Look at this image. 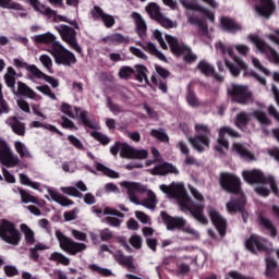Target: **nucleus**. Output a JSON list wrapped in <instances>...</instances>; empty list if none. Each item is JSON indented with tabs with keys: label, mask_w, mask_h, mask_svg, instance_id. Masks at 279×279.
Listing matches in <instances>:
<instances>
[{
	"label": "nucleus",
	"mask_w": 279,
	"mask_h": 279,
	"mask_svg": "<svg viewBox=\"0 0 279 279\" xmlns=\"http://www.w3.org/2000/svg\"><path fill=\"white\" fill-rule=\"evenodd\" d=\"M175 196L180 209L182 213H190L198 223H203L206 226L208 223V218L204 216V204H196L192 197L186 194V190H184V184L177 183L175 184Z\"/></svg>",
	"instance_id": "nucleus-1"
},
{
	"label": "nucleus",
	"mask_w": 279,
	"mask_h": 279,
	"mask_svg": "<svg viewBox=\"0 0 279 279\" xmlns=\"http://www.w3.org/2000/svg\"><path fill=\"white\" fill-rule=\"evenodd\" d=\"M242 175L248 184H258L255 187V193L257 195H262V197H267L269 195V190L265 187L267 184H269L275 195H279L278 184H276V179H274V177H265L260 170H244Z\"/></svg>",
	"instance_id": "nucleus-2"
},
{
	"label": "nucleus",
	"mask_w": 279,
	"mask_h": 279,
	"mask_svg": "<svg viewBox=\"0 0 279 279\" xmlns=\"http://www.w3.org/2000/svg\"><path fill=\"white\" fill-rule=\"evenodd\" d=\"M194 128H195L196 136L194 138L190 137L189 141L192 147L196 149V151H199V153L206 151V149L210 147V130L206 124H202V123L195 124Z\"/></svg>",
	"instance_id": "nucleus-3"
},
{
	"label": "nucleus",
	"mask_w": 279,
	"mask_h": 279,
	"mask_svg": "<svg viewBox=\"0 0 279 279\" xmlns=\"http://www.w3.org/2000/svg\"><path fill=\"white\" fill-rule=\"evenodd\" d=\"M0 239L9 245H19L21 243V231L16 228L14 222L2 219L0 221Z\"/></svg>",
	"instance_id": "nucleus-4"
},
{
	"label": "nucleus",
	"mask_w": 279,
	"mask_h": 279,
	"mask_svg": "<svg viewBox=\"0 0 279 279\" xmlns=\"http://www.w3.org/2000/svg\"><path fill=\"white\" fill-rule=\"evenodd\" d=\"M54 234L59 242V247L66 254H70V256H76V254L84 252L87 247L86 244L73 241V239L66 236L60 230H57Z\"/></svg>",
	"instance_id": "nucleus-5"
},
{
	"label": "nucleus",
	"mask_w": 279,
	"mask_h": 279,
	"mask_svg": "<svg viewBox=\"0 0 279 279\" xmlns=\"http://www.w3.org/2000/svg\"><path fill=\"white\" fill-rule=\"evenodd\" d=\"M51 56H53L57 64H63V66H71V64L77 62L75 54L64 48L60 43H53L51 47Z\"/></svg>",
	"instance_id": "nucleus-6"
},
{
	"label": "nucleus",
	"mask_w": 279,
	"mask_h": 279,
	"mask_svg": "<svg viewBox=\"0 0 279 279\" xmlns=\"http://www.w3.org/2000/svg\"><path fill=\"white\" fill-rule=\"evenodd\" d=\"M228 93L235 104L245 106L246 104H252V101H254V94H252V90H250L247 86L232 84L228 88Z\"/></svg>",
	"instance_id": "nucleus-7"
},
{
	"label": "nucleus",
	"mask_w": 279,
	"mask_h": 279,
	"mask_svg": "<svg viewBox=\"0 0 279 279\" xmlns=\"http://www.w3.org/2000/svg\"><path fill=\"white\" fill-rule=\"evenodd\" d=\"M248 39L251 43L255 44V47L260 51V53H265L269 62L279 66V53L271 46H269L265 40L258 38L257 36L250 35Z\"/></svg>",
	"instance_id": "nucleus-8"
},
{
	"label": "nucleus",
	"mask_w": 279,
	"mask_h": 279,
	"mask_svg": "<svg viewBox=\"0 0 279 279\" xmlns=\"http://www.w3.org/2000/svg\"><path fill=\"white\" fill-rule=\"evenodd\" d=\"M57 32H59L62 40L68 43L76 53H82V47L77 44V32H75V28L62 24L57 27Z\"/></svg>",
	"instance_id": "nucleus-9"
},
{
	"label": "nucleus",
	"mask_w": 279,
	"mask_h": 279,
	"mask_svg": "<svg viewBox=\"0 0 279 279\" xmlns=\"http://www.w3.org/2000/svg\"><path fill=\"white\" fill-rule=\"evenodd\" d=\"M0 162L4 167H19L21 165V159L19 156L12 154V149L8 145V142L0 140Z\"/></svg>",
	"instance_id": "nucleus-10"
},
{
	"label": "nucleus",
	"mask_w": 279,
	"mask_h": 279,
	"mask_svg": "<svg viewBox=\"0 0 279 279\" xmlns=\"http://www.w3.org/2000/svg\"><path fill=\"white\" fill-rule=\"evenodd\" d=\"M220 185L228 193H241V180L234 174L222 173L220 177Z\"/></svg>",
	"instance_id": "nucleus-11"
},
{
	"label": "nucleus",
	"mask_w": 279,
	"mask_h": 279,
	"mask_svg": "<svg viewBox=\"0 0 279 279\" xmlns=\"http://www.w3.org/2000/svg\"><path fill=\"white\" fill-rule=\"evenodd\" d=\"M121 158H128L129 160H145L147 156H149V153L145 149H136L128 143H123L121 153Z\"/></svg>",
	"instance_id": "nucleus-12"
},
{
	"label": "nucleus",
	"mask_w": 279,
	"mask_h": 279,
	"mask_svg": "<svg viewBox=\"0 0 279 279\" xmlns=\"http://www.w3.org/2000/svg\"><path fill=\"white\" fill-rule=\"evenodd\" d=\"M121 186L126 189L129 199L133 204H138V197L136 196V193H147V185H144L142 183L123 181L121 183Z\"/></svg>",
	"instance_id": "nucleus-13"
},
{
	"label": "nucleus",
	"mask_w": 279,
	"mask_h": 279,
	"mask_svg": "<svg viewBox=\"0 0 279 279\" xmlns=\"http://www.w3.org/2000/svg\"><path fill=\"white\" fill-rule=\"evenodd\" d=\"M226 134H228V136H232L233 138H238L239 136L236 131L228 126L220 128L218 138V145L220 146L215 147V150L218 151V154H226V150H228V147H230V143H228V140H226Z\"/></svg>",
	"instance_id": "nucleus-14"
},
{
	"label": "nucleus",
	"mask_w": 279,
	"mask_h": 279,
	"mask_svg": "<svg viewBox=\"0 0 279 279\" xmlns=\"http://www.w3.org/2000/svg\"><path fill=\"white\" fill-rule=\"evenodd\" d=\"M245 247L253 254H258V252H267V240L258 235H251L245 242Z\"/></svg>",
	"instance_id": "nucleus-15"
},
{
	"label": "nucleus",
	"mask_w": 279,
	"mask_h": 279,
	"mask_svg": "<svg viewBox=\"0 0 279 279\" xmlns=\"http://www.w3.org/2000/svg\"><path fill=\"white\" fill-rule=\"evenodd\" d=\"M92 16L95 21L101 20L105 27H107L108 29L114 27V23H117L114 16L104 12V9H101L99 5L94 7V10L92 11Z\"/></svg>",
	"instance_id": "nucleus-16"
},
{
	"label": "nucleus",
	"mask_w": 279,
	"mask_h": 279,
	"mask_svg": "<svg viewBox=\"0 0 279 279\" xmlns=\"http://www.w3.org/2000/svg\"><path fill=\"white\" fill-rule=\"evenodd\" d=\"M175 56L177 58H182V60H184V62H186L187 64H191L192 62H195V60H197V54L193 53V51L190 50L189 47L179 44L178 41L175 44Z\"/></svg>",
	"instance_id": "nucleus-17"
},
{
	"label": "nucleus",
	"mask_w": 279,
	"mask_h": 279,
	"mask_svg": "<svg viewBox=\"0 0 279 279\" xmlns=\"http://www.w3.org/2000/svg\"><path fill=\"white\" fill-rule=\"evenodd\" d=\"M207 210L214 226H216L218 232L223 236L227 226L226 218H222L221 214L216 211L213 207H208Z\"/></svg>",
	"instance_id": "nucleus-18"
},
{
	"label": "nucleus",
	"mask_w": 279,
	"mask_h": 279,
	"mask_svg": "<svg viewBox=\"0 0 279 279\" xmlns=\"http://www.w3.org/2000/svg\"><path fill=\"white\" fill-rule=\"evenodd\" d=\"M233 62L234 63H231L228 60H225V64H226L227 69H229V71H230L231 75H233V77H239V75L241 74V71H247V63H245V61L241 60V58L233 57ZM234 64H236V65H234Z\"/></svg>",
	"instance_id": "nucleus-19"
},
{
	"label": "nucleus",
	"mask_w": 279,
	"mask_h": 279,
	"mask_svg": "<svg viewBox=\"0 0 279 279\" xmlns=\"http://www.w3.org/2000/svg\"><path fill=\"white\" fill-rule=\"evenodd\" d=\"M131 19H133L135 23L137 36L142 39L145 38L147 36V23L143 19V15L138 12H133Z\"/></svg>",
	"instance_id": "nucleus-20"
},
{
	"label": "nucleus",
	"mask_w": 279,
	"mask_h": 279,
	"mask_svg": "<svg viewBox=\"0 0 279 279\" xmlns=\"http://www.w3.org/2000/svg\"><path fill=\"white\" fill-rule=\"evenodd\" d=\"M262 5L255 7L256 12L259 16H265V19H269L271 14H274V10H276V5L271 0H259Z\"/></svg>",
	"instance_id": "nucleus-21"
},
{
	"label": "nucleus",
	"mask_w": 279,
	"mask_h": 279,
	"mask_svg": "<svg viewBox=\"0 0 279 279\" xmlns=\"http://www.w3.org/2000/svg\"><path fill=\"white\" fill-rule=\"evenodd\" d=\"M135 45L144 49V51H147V53H150V56H155V58H158V60H161V62H167V57H165V54L160 52L158 48H156V45H154V43L148 41L145 45L142 41H136Z\"/></svg>",
	"instance_id": "nucleus-22"
},
{
	"label": "nucleus",
	"mask_w": 279,
	"mask_h": 279,
	"mask_svg": "<svg viewBox=\"0 0 279 279\" xmlns=\"http://www.w3.org/2000/svg\"><path fill=\"white\" fill-rule=\"evenodd\" d=\"M104 43H108V45H130V36H124L121 33H113L104 38Z\"/></svg>",
	"instance_id": "nucleus-23"
},
{
	"label": "nucleus",
	"mask_w": 279,
	"mask_h": 279,
	"mask_svg": "<svg viewBox=\"0 0 279 279\" xmlns=\"http://www.w3.org/2000/svg\"><path fill=\"white\" fill-rule=\"evenodd\" d=\"M48 194L50 195L51 201L59 204V206L69 207V206H73V204H75L69 197L60 194V192H58L56 190L48 189Z\"/></svg>",
	"instance_id": "nucleus-24"
},
{
	"label": "nucleus",
	"mask_w": 279,
	"mask_h": 279,
	"mask_svg": "<svg viewBox=\"0 0 279 279\" xmlns=\"http://www.w3.org/2000/svg\"><path fill=\"white\" fill-rule=\"evenodd\" d=\"M181 3L184 5V8H187V10H194V12H202L209 19L211 23H215V13L210 12V10L195 3L187 2L186 0H181Z\"/></svg>",
	"instance_id": "nucleus-25"
},
{
	"label": "nucleus",
	"mask_w": 279,
	"mask_h": 279,
	"mask_svg": "<svg viewBox=\"0 0 279 279\" xmlns=\"http://www.w3.org/2000/svg\"><path fill=\"white\" fill-rule=\"evenodd\" d=\"M167 173H175V167L169 162L155 166L150 170L151 175H167Z\"/></svg>",
	"instance_id": "nucleus-26"
},
{
	"label": "nucleus",
	"mask_w": 279,
	"mask_h": 279,
	"mask_svg": "<svg viewBox=\"0 0 279 279\" xmlns=\"http://www.w3.org/2000/svg\"><path fill=\"white\" fill-rule=\"evenodd\" d=\"M220 25L226 32H230L231 34H235V32H241V24L236 23L230 17H221Z\"/></svg>",
	"instance_id": "nucleus-27"
},
{
	"label": "nucleus",
	"mask_w": 279,
	"mask_h": 279,
	"mask_svg": "<svg viewBox=\"0 0 279 279\" xmlns=\"http://www.w3.org/2000/svg\"><path fill=\"white\" fill-rule=\"evenodd\" d=\"M29 4L36 10V12H40L45 16H56L58 14L53 9L45 7V4L40 3L39 0H28Z\"/></svg>",
	"instance_id": "nucleus-28"
},
{
	"label": "nucleus",
	"mask_w": 279,
	"mask_h": 279,
	"mask_svg": "<svg viewBox=\"0 0 279 279\" xmlns=\"http://www.w3.org/2000/svg\"><path fill=\"white\" fill-rule=\"evenodd\" d=\"M4 82L8 88H11L13 93H16V71L14 68L9 66L7 73L4 74Z\"/></svg>",
	"instance_id": "nucleus-29"
},
{
	"label": "nucleus",
	"mask_w": 279,
	"mask_h": 279,
	"mask_svg": "<svg viewBox=\"0 0 279 279\" xmlns=\"http://www.w3.org/2000/svg\"><path fill=\"white\" fill-rule=\"evenodd\" d=\"M232 149L235 154H239L243 160H247L248 162L254 160V154H252V151H250L243 144L234 143Z\"/></svg>",
	"instance_id": "nucleus-30"
},
{
	"label": "nucleus",
	"mask_w": 279,
	"mask_h": 279,
	"mask_svg": "<svg viewBox=\"0 0 279 279\" xmlns=\"http://www.w3.org/2000/svg\"><path fill=\"white\" fill-rule=\"evenodd\" d=\"M33 40L37 45H53V43H59V41H56V36L51 33H45V34H41V35H36L33 38Z\"/></svg>",
	"instance_id": "nucleus-31"
},
{
	"label": "nucleus",
	"mask_w": 279,
	"mask_h": 279,
	"mask_svg": "<svg viewBox=\"0 0 279 279\" xmlns=\"http://www.w3.org/2000/svg\"><path fill=\"white\" fill-rule=\"evenodd\" d=\"M17 93L22 97H28V99H36V92L32 89L27 84L19 81L17 82Z\"/></svg>",
	"instance_id": "nucleus-32"
},
{
	"label": "nucleus",
	"mask_w": 279,
	"mask_h": 279,
	"mask_svg": "<svg viewBox=\"0 0 279 279\" xmlns=\"http://www.w3.org/2000/svg\"><path fill=\"white\" fill-rule=\"evenodd\" d=\"M21 232H23L24 234V239L27 245H34V243H36V236L34 233V230H32V228H29V226H27L26 223H22L20 226Z\"/></svg>",
	"instance_id": "nucleus-33"
},
{
	"label": "nucleus",
	"mask_w": 279,
	"mask_h": 279,
	"mask_svg": "<svg viewBox=\"0 0 279 279\" xmlns=\"http://www.w3.org/2000/svg\"><path fill=\"white\" fill-rule=\"evenodd\" d=\"M9 125L14 134L17 136H25V123L19 121L16 117L11 118Z\"/></svg>",
	"instance_id": "nucleus-34"
},
{
	"label": "nucleus",
	"mask_w": 279,
	"mask_h": 279,
	"mask_svg": "<svg viewBox=\"0 0 279 279\" xmlns=\"http://www.w3.org/2000/svg\"><path fill=\"white\" fill-rule=\"evenodd\" d=\"M45 250H47V245L43 243L35 244L34 247H31L28 250V258H31V260H33L34 263H38L40 258V254H38V252H45Z\"/></svg>",
	"instance_id": "nucleus-35"
},
{
	"label": "nucleus",
	"mask_w": 279,
	"mask_h": 279,
	"mask_svg": "<svg viewBox=\"0 0 279 279\" xmlns=\"http://www.w3.org/2000/svg\"><path fill=\"white\" fill-rule=\"evenodd\" d=\"M13 64H14V66H16V69H25L26 71L32 73V75H34V77L36 76V73H38V66H36L34 64L29 65L27 62L22 61L19 58L13 59Z\"/></svg>",
	"instance_id": "nucleus-36"
},
{
	"label": "nucleus",
	"mask_w": 279,
	"mask_h": 279,
	"mask_svg": "<svg viewBox=\"0 0 279 279\" xmlns=\"http://www.w3.org/2000/svg\"><path fill=\"white\" fill-rule=\"evenodd\" d=\"M252 117L258 121L262 128H267V125H271L270 119L267 117V113L260 110H254L252 112Z\"/></svg>",
	"instance_id": "nucleus-37"
},
{
	"label": "nucleus",
	"mask_w": 279,
	"mask_h": 279,
	"mask_svg": "<svg viewBox=\"0 0 279 279\" xmlns=\"http://www.w3.org/2000/svg\"><path fill=\"white\" fill-rule=\"evenodd\" d=\"M49 260L57 263L58 265H64V267H69V265H71V259L64 256V254L58 252L51 253Z\"/></svg>",
	"instance_id": "nucleus-38"
},
{
	"label": "nucleus",
	"mask_w": 279,
	"mask_h": 279,
	"mask_svg": "<svg viewBox=\"0 0 279 279\" xmlns=\"http://www.w3.org/2000/svg\"><path fill=\"white\" fill-rule=\"evenodd\" d=\"M80 119L85 128H89V130H99V125L97 124V122L88 118V111H82L80 113Z\"/></svg>",
	"instance_id": "nucleus-39"
},
{
	"label": "nucleus",
	"mask_w": 279,
	"mask_h": 279,
	"mask_svg": "<svg viewBox=\"0 0 279 279\" xmlns=\"http://www.w3.org/2000/svg\"><path fill=\"white\" fill-rule=\"evenodd\" d=\"M116 260L117 263H119V265H122L123 267H128L130 271H132V269H136V267L134 266V260L132 259V256H125L123 255V253H121L117 255Z\"/></svg>",
	"instance_id": "nucleus-40"
},
{
	"label": "nucleus",
	"mask_w": 279,
	"mask_h": 279,
	"mask_svg": "<svg viewBox=\"0 0 279 279\" xmlns=\"http://www.w3.org/2000/svg\"><path fill=\"white\" fill-rule=\"evenodd\" d=\"M96 171H100L101 173H104V175H107V178H112L113 180H117L120 178L119 172L106 167L101 162L96 163Z\"/></svg>",
	"instance_id": "nucleus-41"
},
{
	"label": "nucleus",
	"mask_w": 279,
	"mask_h": 279,
	"mask_svg": "<svg viewBox=\"0 0 279 279\" xmlns=\"http://www.w3.org/2000/svg\"><path fill=\"white\" fill-rule=\"evenodd\" d=\"M146 12L149 14L150 19H154V21H157L162 13L160 12V7L156 2H150L146 7Z\"/></svg>",
	"instance_id": "nucleus-42"
},
{
	"label": "nucleus",
	"mask_w": 279,
	"mask_h": 279,
	"mask_svg": "<svg viewBox=\"0 0 279 279\" xmlns=\"http://www.w3.org/2000/svg\"><path fill=\"white\" fill-rule=\"evenodd\" d=\"M35 77H37V80H45V82H48L52 88H58V86H60V82H58V80H56L53 76L45 74L39 69L37 70Z\"/></svg>",
	"instance_id": "nucleus-43"
},
{
	"label": "nucleus",
	"mask_w": 279,
	"mask_h": 279,
	"mask_svg": "<svg viewBox=\"0 0 279 279\" xmlns=\"http://www.w3.org/2000/svg\"><path fill=\"white\" fill-rule=\"evenodd\" d=\"M156 204H158V201L156 199V194L154 193V191L149 190L147 193V198L142 202V206L154 210L156 208Z\"/></svg>",
	"instance_id": "nucleus-44"
},
{
	"label": "nucleus",
	"mask_w": 279,
	"mask_h": 279,
	"mask_svg": "<svg viewBox=\"0 0 279 279\" xmlns=\"http://www.w3.org/2000/svg\"><path fill=\"white\" fill-rule=\"evenodd\" d=\"M20 195H21V199L23 202V204H38V198L32 194H29V192L23 190L22 187L17 189Z\"/></svg>",
	"instance_id": "nucleus-45"
},
{
	"label": "nucleus",
	"mask_w": 279,
	"mask_h": 279,
	"mask_svg": "<svg viewBox=\"0 0 279 279\" xmlns=\"http://www.w3.org/2000/svg\"><path fill=\"white\" fill-rule=\"evenodd\" d=\"M160 217L167 230H175V218L171 217L167 211H161Z\"/></svg>",
	"instance_id": "nucleus-46"
},
{
	"label": "nucleus",
	"mask_w": 279,
	"mask_h": 279,
	"mask_svg": "<svg viewBox=\"0 0 279 279\" xmlns=\"http://www.w3.org/2000/svg\"><path fill=\"white\" fill-rule=\"evenodd\" d=\"M259 223H260V226H264V228H266V230H268V232H270V236H277L278 230L276 229V227L274 226L271 220H269L268 218H265V217H260Z\"/></svg>",
	"instance_id": "nucleus-47"
},
{
	"label": "nucleus",
	"mask_w": 279,
	"mask_h": 279,
	"mask_svg": "<svg viewBox=\"0 0 279 279\" xmlns=\"http://www.w3.org/2000/svg\"><path fill=\"white\" fill-rule=\"evenodd\" d=\"M197 69L203 75H215V68L206 61H199Z\"/></svg>",
	"instance_id": "nucleus-48"
},
{
	"label": "nucleus",
	"mask_w": 279,
	"mask_h": 279,
	"mask_svg": "<svg viewBox=\"0 0 279 279\" xmlns=\"http://www.w3.org/2000/svg\"><path fill=\"white\" fill-rule=\"evenodd\" d=\"M252 113L240 112L236 116L235 125L241 128V125H247L252 121Z\"/></svg>",
	"instance_id": "nucleus-49"
},
{
	"label": "nucleus",
	"mask_w": 279,
	"mask_h": 279,
	"mask_svg": "<svg viewBox=\"0 0 279 279\" xmlns=\"http://www.w3.org/2000/svg\"><path fill=\"white\" fill-rule=\"evenodd\" d=\"M189 22L191 23V25H197L203 34H208V25H206V22L204 20H199V17L197 16H191L189 17Z\"/></svg>",
	"instance_id": "nucleus-50"
},
{
	"label": "nucleus",
	"mask_w": 279,
	"mask_h": 279,
	"mask_svg": "<svg viewBox=\"0 0 279 279\" xmlns=\"http://www.w3.org/2000/svg\"><path fill=\"white\" fill-rule=\"evenodd\" d=\"M33 128H44V130H49L50 132H54V134H58L59 136H63V133H61L58 128L53 124H45L40 121H33L32 122Z\"/></svg>",
	"instance_id": "nucleus-51"
},
{
	"label": "nucleus",
	"mask_w": 279,
	"mask_h": 279,
	"mask_svg": "<svg viewBox=\"0 0 279 279\" xmlns=\"http://www.w3.org/2000/svg\"><path fill=\"white\" fill-rule=\"evenodd\" d=\"M1 114H10V105L3 98V85L0 83V117Z\"/></svg>",
	"instance_id": "nucleus-52"
},
{
	"label": "nucleus",
	"mask_w": 279,
	"mask_h": 279,
	"mask_svg": "<svg viewBox=\"0 0 279 279\" xmlns=\"http://www.w3.org/2000/svg\"><path fill=\"white\" fill-rule=\"evenodd\" d=\"M150 136H153V138H156L157 141H160V143H167L169 141V135H167V133L162 129H153L150 131Z\"/></svg>",
	"instance_id": "nucleus-53"
},
{
	"label": "nucleus",
	"mask_w": 279,
	"mask_h": 279,
	"mask_svg": "<svg viewBox=\"0 0 279 279\" xmlns=\"http://www.w3.org/2000/svg\"><path fill=\"white\" fill-rule=\"evenodd\" d=\"M134 73H136V71H134V68L123 65L120 68L118 75L120 80H130V77H132Z\"/></svg>",
	"instance_id": "nucleus-54"
},
{
	"label": "nucleus",
	"mask_w": 279,
	"mask_h": 279,
	"mask_svg": "<svg viewBox=\"0 0 279 279\" xmlns=\"http://www.w3.org/2000/svg\"><path fill=\"white\" fill-rule=\"evenodd\" d=\"M160 191L170 199H175V182H172L170 185H160Z\"/></svg>",
	"instance_id": "nucleus-55"
},
{
	"label": "nucleus",
	"mask_w": 279,
	"mask_h": 279,
	"mask_svg": "<svg viewBox=\"0 0 279 279\" xmlns=\"http://www.w3.org/2000/svg\"><path fill=\"white\" fill-rule=\"evenodd\" d=\"M195 263V258H187L186 262H182L179 265V274L181 276H186L191 271V265Z\"/></svg>",
	"instance_id": "nucleus-56"
},
{
	"label": "nucleus",
	"mask_w": 279,
	"mask_h": 279,
	"mask_svg": "<svg viewBox=\"0 0 279 279\" xmlns=\"http://www.w3.org/2000/svg\"><path fill=\"white\" fill-rule=\"evenodd\" d=\"M88 269H90V271H96V274H100V276H104L105 278L112 276V270L108 268H101L97 266V264H90Z\"/></svg>",
	"instance_id": "nucleus-57"
},
{
	"label": "nucleus",
	"mask_w": 279,
	"mask_h": 279,
	"mask_svg": "<svg viewBox=\"0 0 279 279\" xmlns=\"http://www.w3.org/2000/svg\"><path fill=\"white\" fill-rule=\"evenodd\" d=\"M60 191H62L64 195H71L72 197H78V198L84 197V194H82V192H80L77 187L64 186V187H61Z\"/></svg>",
	"instance_id": "nucleus-58"
},
{
	"label": "nucleus",
	"mask_w": 279,
	"mask_h": 279,
	"mask_svg": "<svg viewBox=\"0 0 279 279\" xmlns=\"http://www.w3.org/2000/svg\"><path fill=\"white\" fill-rule=\"evenodd\" d=\"M90 136L95 138V141H98V143H100L101 145H108L110 143V137L101 132L93 131L90 133Z\"/></svg>",
	"instance_id": "nucleus-59"
},
{
	"label": "nucleus",
	"mask_w": 279,
	"mask_h": 279,
	"mask_svg": "<svg viewBox=\"0 0 279 279\" xmlns=\"http://www.w3.org/2000/svg\"><path fill=\"white\" fill-rule=\"evenodd\" d=\"M135 70H136L135 80L140 83H143V78L147 76V66L143 64H136Z\"/></svg>",
	"instance_id": "nucleus-60"
},
{
	"label": "nucleus",
	"mask_w": 279,
	"mask_h": 279,
	"mask_svg": "<svg viewBox=\"0 0 279 279\" xmlns=\"http://www.w3.org/2000/svg\"><path fill=\"white\" fill-rule=\"evenodd\" d=\"M129 243L135 250H141V247H143V238H141V235H138V234H133L129 239Z\"/></svg>",
	"instance_id": "nucleus-61"
},
{
	"label": "nucleus",
	"mask_w": 279,
	"mask_h": 279,
	"mask_svg": "<svg viewBox=\"0 0 279 279\" xmlns=\"http://www.w3.org/2000/svg\"><path fill=\"white\" fill-rule=\"evenodd\" d=\"M107 108H109L110 112L113 114H121L123 112V108L119 106L118 104L112 102V98H107Z\"/></svg>",
	"instance_id": "nucleus-62"
},
{
	"label": "nucleus",
	"mask_w": 279,
	"mask_h": 279,
	"mask_svg": "<svg viewBox=\"0 0 279 279\" xmlns=\"http://www.w3.org/2000/svg\"><path fill=\"white\" fill-rule=\"evenodd\" d=\"M114 239V233L109 229L105 228L100 231V240L108 243V241H112Z\"/></svg>",
	"instance_id": "nucleus-63"
},
{
	"label": "nucleus",
	"mask_w": 279,
	"mask_h": 279,
	"mask_svg": "<svg viewBox=\"0 0 279 279\" xmlns=\"http://www.w3.org/2000/svg\"><path fill=\"white\" fill-rule=\"evenodd\" d=\"M266 275L269 277L274 276V270L277 267L276 262L272 258H266Z\"/></svg>",
	"instance_id": "nucleus-64"
}]
</instances>
